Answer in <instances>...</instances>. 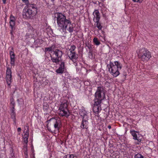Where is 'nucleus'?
<instances>
[{"label":"nucleus","mask_w":158,"mask_h":158,"mask_svg":"<svg viewBox=\"0 0 158 158\" xmlns=\"http://www.w3.org/2000/svg\"><path fill=\"white\" fill-rule=\"evenodd\" d=\"M25 144H24V147H23V150H27V143H25Z\"/></svg>","instance_id":"obj_34"},{"label":"nucleus","mask_w":158,"mask_h":158,"mask_svg":"<svg viewBox=\"0 0 158 158\" xmlns=\"http://www.w3.org/2000/svg\"><path fill=\"white\" fill-rule=\"evenodd\" d=\"M74 64L76 67V71L77 72L79 71L81 67L80 64H78L76 61L74 62Z\"/></svg>","instance_id":"obj_23"},{"label":"nucleus","mask_w":158,"mask_h":158,"mask_svg":"<svg viewBox=\"0 0 158 158\" xmlns=\"http://www.w3.org/2000/svg\"><path fill=\"white\" fill-rule=\"evenodd\" d=\"M13 30H12V29H11V30H10V33L12 35L13 31Z\"/></svg>","instance_id":"obj_42"},{"label":"nucleus","mask_w":158,"mask_h":158,"mask_svg":"<svg viewBox=\"0 0 158 158\" xmlns=\"http://www.w3.org/2000/svg\"><path fill=\"white\" fill-rule=\"evenodd\" d=\"M88 57L90 59H92L93 58V53L92 49L89 50L88 53Z\"/></svg>","instance_id":"obj_28"},{"label":"nucleus","mask_w":158,"mask_h":158,"mask_svg":"<svg viewBox=\"0 0 158 158\" xmlns=\"http://www.w3.org/2000/svg\"><path fill=\"white\" fill-rule=\"evenodd\" d=\"M21 128L20 127H19L18 129H17V131L18 132H20L21 131Z\"/></svg>","instance_id":"obj_40"},{"label":"nucleus","mask_w":158,"mask_h":158,"mask_svg":"<svg viewBox=\"0 0 158 158\" xmlns=\"http://www.w3.org/2000/svg\"><path fill=\"white\" fill-rule=\"evenodd\" d=\"M48 122V129L50 131L52 132L54 130L59 131L61 127V122L59 118H52Z\"/></svg>","instance_id":"obj_4"},{"label":"nucleus","mask_w":158,"mask_h":158,"mask_svg":"<svg viewBox=\"0 0 158 158\" xmlns=\"http://www.w3.org/2000/svg\"><path fill=\"white\" fill-rule=\"evenodd\" d=\"M130 133L133 136V139L138 141L137 144H139V143L141 141L142 138H140L139 136H138L139 135V132L137 131L134 130H131Z\"/></svg>","instance_id":"obj_8"},{"label":"nucleus","mask_w":158,"mask_h":158,"mask_svg":"<svg viewBox=\"0 0 158 158\" xmlns=\"http://www.w3.org/2000/svg\"><path fill=\"white\" fill-rule=\"evenodd\" d=\"M68 55L69 59L71 60H72L73 62L74 60H76L78 57V54L75 52L68 53Z\"/></svg>","instance_id":"obj_16"},{"label":"nucleus","mask_w":158,"mask_h":158,"mask_svg":"<svg viewBox=\"0 0 158 158\" xmlns=\"http://www.w3.org/2000/svg\"><path fill=\"white\" fill-rule=\"evenodd\" d=\"M56 18L57 23L59 27L60 28V31H62L64 34L66 33V28L68 26L69 27L68 29L70 33H72L73 31V27L71 25V22L69 19H66L65 15L61 13H56L55 14Z\"/></svg>","instance_id":"obj_1"},{"label":"nucleus","mask_w":158,"mask_h":158,"mask_svg":"<svg viewBox=\"0 0 158 158\" xmlns=\"http://www.w3.org/2000/svg\"><path fill=\"white\" fill-rule=\"evenodd\" d=\"M11 50L10 51V64L12 66H14L15 65V54L14 52L13 48H11Z\"/></svg>","instance_id":"obj_9"},{"label":"nucleus","mask_w":158,"mask_h":158,"mask_svg":"<svg viewBox=\"0 0 158 158\" xmlns=\"http://www.w3.org/2000/svg\"><path fill=\"white\" fill-rule=\"evenodd\" d=\"M29 5L27 6V10H24L23 12V17L25 19H32L37 13V9L35 5L29 4Z\"/></svg>","instance_id":"obj_3"},{"label":"nucleus","mask_w":158,"mask_h":158,"mask_svg":"<svg viewBox=\"0 0 158 158\" xmlns=\"http://www.w3.org/2000/svg\"><path fill=\"white\" fill-rule=\"evenodd\" d=\"M63 158H69L67 157V155H65L64 156Z\"/></svg>","instance_id":"obj_46"},{"label":"nucleus","mask_w":158,"mask_h":158,"mask_svg":"<svg viewBox=\"0 0 158 158\" xmlns=\"http://www.w3.org/2000/svg\"><path fill=\"white\" fill-rule=\"evenodd\" d=\"M94 103L93 105L94 106H101V104L102 102V100L94 98Z\"/></svg>","instance_id":"obj_19"},{"label":"nucleus","mask_w":158,"mask_h":158,"mask_svg":"<svg viewBox=\"0 0 158 158\" xmlns=\"http://www.w3.org/2000/svg\"><path fill=\"white\" fill-rule=\"evenodd\" d=\"M51 60L53 63H55L56 64H59V58L56 57L54 58V57H52V56H51Z\"/></svg>","instance_id":"obj_22"},{"label":"nucleus","mask_w":158,"mask_h":158,"mask_svg":"<svg viewBox=\"0 0 158 158\" xmlns=\"http://www.w3.org/2000/svg\"><path fill=\"white\" fill-rule=\"evenodd\" d=\"M69 51V52L68 53H68H73V52H75L74 51Z\"/></svg>","instance_id":"obj_41"},{"label":"nucleus","mask_w":158,"mask_h":158,"mask_svg":"<svg viewBox=\"0 0 158 158\" xmlns=\"http://www.w3.org/2000/svg\"><path fill=\"white\" fill-rule=\"evenodd\" d=\"M68 105L66 102H62L60 106L59 109L68 108Z\"/></svg>","instance_id":"obj_20"},{"label":"nucleus","mask_w":158,"mask_h":158,"mask_svg":"<svg viewBox=\"0 0 158 158\" xmlns=\"http://www.w3.org/2000/svg\"><path fill=\"white\" fill-rule=\"evenodd\" d=\"M27 127V131L25 132H24L23 134L22 135L23 142L25 143H27L28 141V139L29 136V128L28 127Z\"/></svg>","instance_id":"obj_12"},{"label":"nucleus","mask_w":158,"mask_h":158,"mask_svg":"<svg viewBox=\"0 0 158 158\" xmlns=\"http://www.w3.org/2000/svg\"><path fill=\"white\" fill-rule=\"evenodd\" d=\"M23 2L25 3V4L27 6H28L29 4H30L29 3L28 0H22Z\"/></svg>","instance_id":"obj_31"},{"label":"nucleus","mask_w":158,"mask_h":158,"mask_svg":"<svg viewBox=\"0 0 158 158\" xmlns=\"http://www.w3.org/2000/svg\"><path fill=\"white\" fill-rule=\"evenodd\" d=\"M24 153L25 155H26V157H27L28 156V154H27V150H24Z\"/></svg>","instance_id":"obj_35"},{"label":"nucleus","mask_w":158,"mask_h":158,"mask_svg":"<svg viewBox=\"0 0 158 158\" xmlns=\"http://www.w3.org/2000/svg\"><path fill=\"white\" fill-rule=\"evenodd\" d=\"M93 15L94 16L93 19L94 20V18H95L96 21H99L100 17V14L99 11L98 10H95L93 13Z\"/></svg>","instance_id":"obj_18"},{"label":"nucleus","mask_w":158,"mask_h":158,"mask_svg":"<svg viewBox=\"0 0 158 158\" xmlns=\"http://www.w3.org/2000/svg\"><path fill=\"white\" fill-rule=\"evenodd\" d=\"M88 48H89V50H90V49H90V48H91V46L90 45H88Z\"/></svg>","instance_id":"obj_44"},{"label":"nucleus","mask_w":158,"mask_h":158,"mask_svg":"<svg viewBox=\"0 0 158 158\" xmlns=\"http://www.w3.org/2000/svg\"><path fill=\"white\" fill-rule=\"evenodd\" d=\"M60 110L59 115L63 117H68L69 115V112L68 108L59 109Z\"/></svg>","instance_id":"obj_10"},{"label":"nucleus","mask_w":158,"mask_h":158,"mask_svg":"<svg viewBox=\"0 0 158 158\" xmlns=\"http://www.w3.org/2000/svg\"><path fill=\"white\" fill-rule=\"evenodd\" d=\"M137 53L139 59L143 62H147L152 57L151 53L147 49L144 48L138 50Z\"/></svg>","instance_id":"obj_5"},{"label":"nucleus","mask_w":158,"mask_h":158,"mask_svg":"<svg viewBox=\"0 0 158 158\" xmlns=\"http://www.w3.org/2000/svg\"><path fill=\"white\" fill-rule=\"evenodd\" d=\"M76 48V46L74 45H72L70 46V48L69 49V51H74Z\"/></svg>","instance_id":"obj_30"},{"label":"nucleus","mask_w":158,"mask_h":158,"mask_svg":"<svg viewBox=\"0 0 158 158\" xmlns=\"http://www.w3.org/2000/svg\"><path fill=\"white\" fill-rule=\"evenodd\" d=\"M134 157L135 158H144L142 155L139 153H137L135 155Z\"/></svg>","instance_id":"obj_29"},{"label":"nucleus","mask_w":158,"mask_h":158,"mask_svg":"<svg viewBox=\"0 0 158 158\" xmlns=\"http://www.w3.org/2000/svg\"><path fill=\"white\" fill-rule=\"evenodd\" d=\"M69 158H77V157L76 156H74L72 154L69 155Z\"/></svg>","instance_id":"obj_36"},{"label":"nucleus","mask_w":158,"mask_h":158,"mask_svg":"<svg viewBox=\"0 0 158 158\" xmlns=\"http://www.w3.org/2000/svg\"><path fill=\"white\" fill-rule=\"evenodd\" d=\"M93 41L96 45H98L100 44V42L98 40L97 38H94L93 39Z\"/></svg>","instance_id":"obj_25"},{"label":"nucleus","mask_w":158,"mask_h":158,"mask_svg":"<svg viewBox=\"0 0 158 158\" xmlns=\"http://www.w3.org/2000/svg\"><path fill=\"white\" fill-rule=\"evenodd\" d=\"M88 118H83L81 126V127L82 129H87L88 128Z\"/></svg>","instance_id":"obj_13"},{"label":"nucleus","mask_w":158,"mask_h":158,"mask_svg":"<svg viewBox=\"0 0 158 158\" xmlns=\"http://www.w3.org/2000/svg\"><path fill=\"white\" fill-rule=\"evenodd\" d=\"M79 114L83 118H88V116L87 115V112L85 111V108L83 107H81V108L79 109Z\"/></svg>","instance_id":"obj_15"},{"label":"nucleus","mask_w":158,"mask_h":158,"mask_svg":"<svg viewBox=\"0 0 158 158\" xmlns=\"http://www.w3.org/2000/svg\"><path fill=\"white\" fill-rule=\"evenodd\" d=\"M102 110L101 106H93V111L94 113L95 114V115L97 116L98 113L101 111Z\"/></svg>","instance_id":"obj_17"},{"label":"nucleus","mask_w":158,"mask_h":158,"mask_svg":"<svg viewBox=\"0 0 158 158\" xmlns=\"http://www.w3.org/2000/svg\"><path fill=\"white\" fill-rule=\"evenodd\" d=\"M11 104L12 105V106L13 107H15V102L13 101H12L11 102Z\"/></svg>","instance_id":"obj_39"},{"label":"nucleus","mask_w":158,"mask_h":158,"mask_svg":"<svg viewBox=\"0 0 158 158\" xmlns=\"http://www.w3.org/2000/svg\"><path fill=\"white\" fill-rule=\"evenodd\" d=\"M65 69V63L62 62L60 65L59 68L56 70V72L58 74H62L64 72Z\"/></svg>","instance_id":"obj_11"},{"label":"nucleus","mask_w":158,"mask_h":158,"mask_svg":"<svg viewBox=\"0 0 158 158\" xmlns=\"http://www.w3.org/2000/svg\"><path fill=\"white\" fill-rule=\"evenodd\" d=\"M63 54L62 51L60 49H57L53 51V55H55L56 57L61 58Z\"/></svg>","instance_id":"obj_14"},{"label":"nucleus","mask_w":158,"mask_h":158,"mask_svg":"<svg viewBox=\"0 0 158 158\" xmlns=\"http://www.w3.org/2000/svg\"><path fill=\"white\" fill-rule=\"evenodd\" d=\"M4 4H5L6 3V0H2Z\"/></svg>","instance_id":"obj_43"},{"label":"nucleus","mask_w":158,"mask_h":158,"mask_svg":"<svg viewBox=\"0 0 158 158\" xmlns=\"http://www.w3.org/2000/svg\"><path fill=\"white\" fill-rule=\"evenodd\" d=\"M108 128L109 129H110L111 128V126L110 125H109L108 126Z\"/></svg>","instance_id":"obj_45"},{"label":"nucleus","mask_w":158,"mask_h":158,"mask_svg":"<svg viewBox=\"0 0 158 158\" xmlns=\"http://www.w3.org/2000/svg\"><path fill=\"white\" fill-rule=\"evenodd\" d=\"M6 75V83L9 86H10L11 82L12 75L10 69L8 67L7 68Z\"/></svg>","instance_id":"obj_7"},{"label":"nucleus","mask_w":158,"mask_h":158,"mask_svg":"<svg viewBox=\"0 0 158 158\" xmlns=\"http://www.w3.org/2000/svg\"><path fill=\"white\" fill-rule=\"evenodd\" d=\"M55 47L54 45H52L51 47L48 48H45V52H51L52 51H53L54 50V48Z\"/></svg>","instance_id":"obj_21"},{"label":"nucleus","mask_w":158,"mask_h":158,"mask_svg":"<svg viewBox=\"0 0 158 158\" xmlns=\"http://www.w3.org/2000/svg\"><path fill=\"white\" fill-rule=\"evenodd\" d=\"M134 2H139V3H141L143 0H132Z\"/></svg>","instance_id":"obj_37"},{"label":"nucleus","mask_w":158,"mask_h":158,"mask_svg":"<svg viewBox=\"0 0 158 158\" xmlns=\"http://www.w3.org/2000/svg\"><path fill=\"white\" fill-rule=\"evenodd\" d=\"M11 118L13 119L14 123H16V114L15 113H11Z\"/></svg>","instance_id":"obj_27"},{"label":"nucleus","mask_w":158,"mask_h":158,"mask_svg":"<svg viewBox=\"0 0 158 158\" xmlns=\"http://www.w3.org/2000/svg\"><path fill=\"white\" fill-rule=\"evenodd\" d=\"M95 99H97L102 101L105 98V96L103 88L98 87L95 95Z\"/></svg>","instance_id":"obj_6"},{"label":"nucleus","mask_w":158,"mask_h":158,"mask_svg":"<svg viewBox=\"0 0 158 158\" xmlns=\"http://www.w3.org/2000/svg\"><path fill=\"white\" fill-rule=\"evenodd\" d=\"M96 23L95 25L96 26L99 30H101L102 28V26L101 25V23H100L99 21H95Z\"/></svg>","instance_id":"obj_24"},{"label":"nucleus","mask_w":158,"mask_h":158,"mask_svg":"<svg viewBox=\"0 0 158 158\" xmlns=\"http://www.w3.org/2000/svg\"><path fill=\"white\" fill-rule=\"evenodd\" d=\"M14 107H12V109L11 110V113H15V109Z\"/></svg>","instance_id":"obj_38"},{"label":"nucleus","mask_w":158,"mask_h":158,"mask_svg":"<svg viewBox=\"0 0 158 158\" xmlns=\"http://www.w3.org/2000/svg\"><path fill=\"white\" fill-rule=\"evenodd\" d=\"M48 108V106L47 104H46V105H44L43 106V109L44 111H47Z\"/></svg>","instance_id":"obj_33"},{"label":"nucleus","mask_w":158,"mask_h":158,"mask_svg":"<svg viewBox=\"0 0 158 158\" xmlns=\"http://www.w3.org/2000/svg\"><path fill=\"white\" fill-rule=\"evenodd\" d=\"M109 71L113 76L116 77L120 74L119 70L122 68V65L118 61H115L114 62L110 61L109 64L107 65Z\"/></svg>","instance_id":"obj_2"},{"label":"nucleus","mask_w":158,"mask_h":158,"mask_svg":"<svg viewBox=\"0 0 158 158\" xmlns=\"http://www.w3.org/2000/svg\"><path fill=\"white\" fill-rule=\"evenodd\" d=\"M15 18L12 15H11L10 18V21H15Z\"/></svg>","instance_id":"obj_32"},{"label":"nucleus","mask_w":158,"mask_h":158,"mask_svg":"<svg viewBox=\"0 0 158 158\" xmlns=\"http://www.w3.org/2000/svg\"><path fill=\"white\" fill-rule=\"evenodd\" d=\"M10 26L11 27V29L15 30V21H10Z\"/></svg>","instance_id":"obj_26"}]
</instances>
